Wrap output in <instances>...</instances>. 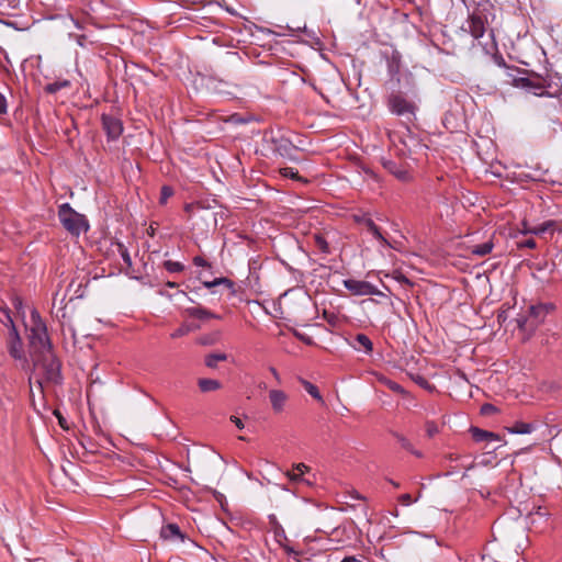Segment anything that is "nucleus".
Here are the masks:
<instances>
[{
  "mask_svg": "<svg viewBox=\"0 0 562 562\" xmlns=\"http://www.w3.org/2000/svg\"><path fill=\"white\" fill-rule=\"evenodd\" d=\"M495 8L490 1L477 3L474 10L467 19V31L474 40L482 38L486 33L494 40V30L492 27L495 21Z\"/></svg>",
  "mask_w": 562,
  "mask_h": 562,
  "instance_id": "f257e3e1",
  "label": "nucleus"
},
{
  "mask_svg": "<svg viewBox=\"0 0 562 562\" xmlns=\"http://www.w3.org/2000/svg\"><path fill=\"white\" fill-rule=\"evenodd\" d=\"M34 369L38 375L36 382L41 387L43 383L58 384L61 382L60 362L52 349L40 351V356L34 361Z\"/></svg>",
  "mask_w": 562,
  "mask_h": 562,
  "instance_id": "f03ea898",
  "label": "nucleus"
},
{
  "mask_svg": "<svg viewBox=\"0 0 562 562\" xmlns=\"http://www.w3.org/2000/svg\"><path fill=\"white\" fill-rule=\"evenodd\" d=\"M58 218L63 227L72 236H80L89 229V222L83 214L76 212L69 203L58 207Z\"/></svg>",
  "mask_w": 562,
  "mask_h": 562,
  "instance_id": "7ed1b4c3",
  "label": "nucleus"
},
{
  "mask_svg": "<svg viewBox=\"0 0 562 562\" xmlns=\"http://www.w3.org/2000/svg\"><path fill=\"white\" fill-rule=\"evenodd\" d=\"M386 104L390 112L403 119L406 124H411L415 121L417 105L401 92L391 93L387 97Z\"/></svg>",
  "mask_w": 562,
  "mask_h": 562,
  "instance_id": "20e7f679",
  "label": "nucleus"
},
{
  "mask_svg": "<svg viewBox=\"0 0 562 562\" xmlns=\"http://www.w3.org/2000/svg\"><path fill=\"white\" fill-rule=\"evenodd\" d=\"M32 326L30 328L29 339L31 346L38 352L52 349V344L47 334V328L37 311L31 313Z\"/></svg>",
  "mask_w": 562,
  "mask_h": 562,
  "instance_id": "39448f33",
  "label": "nucleus"
},
{
  "mask_svg": "<svg viewBox=\"0 0 562 562\" xmlns=\"http://www.w3.org/2000/svg\"><path fill=\"white\" fill-rule=\"evenodd\" d=\"M5 314V317L8 322L11 325L10 331H9V344H8V350L10 356L20 362L21 367L24 369L27 364V359L24 355L23 348H22V341L19 336V333L13 324V321L9 314L8 310L3 311Z\"/></svg>",
  "mask_w": 562,
  "mask_h": 562,
  "instance_id": "423d86ee",
  "label": "nucleus"
},
{
  "mask_svg": "<svg viewBox=\"0 0 562 562\" xmlns=\"http://www.w3.org/2000/svg\"><path fill=\"white\" fill-rule=\"evenodd\" d=\"M344 286L353 295H383L375 285L363 280L347 279L344 280Z\"/></svg>",
  "mask_w": 562,
  "mask_h": 562,
  "instance_id": "0eeeda50",
  "label": "nucleus"
},
{
  "mask_svg": "<svg viewBox=\"0 0 562 562\" xmlns=\"http://www.w3.org/2000/svg\"><path fill=\"white\" fill-rule=\"evenodd\" d=\"M271 143L273 144L272 149L276 154L291 161H297V157L295 156L297 147L293 145L289 138L283 136L272 137Z\"/></svg>",
  "mask_w": 562,
  "mask_h": 562,
  "instance_id": "6e6552de",
  "label": "nucleus"
},
{
  "mask_svg": "<svg viewBox=\"0 0 562 562\" xmlns=\"http://www.w3.org/2000/svg\"><path fill=\"white\" fill-rule=\"evenodd\" d=\"M184 210L187 213H189L191 218L201 220L204 223L206 229L209 228L211 222H216L215 213H213L210 207L204 206L201 203L187 204Z\"/></svg>",
  "mask_w": 562,
  "mask_h": 562,
  "instance_id": "1a4fd4ad",
  "label": "nucleus"
},
{
  "mask_svg": "<svg viewBox=\"0 0 562 562\" xmlns=\"http://www.w3.org/2000/svg\"><path fill=\"white\" fill-rule=\"evenodd\" d=\"M102 127L108 136L109 140H116L123 133L122 121L111 114H102L101 116Z\"/></svg>",
  "mask_w": 562,
  "mask_h": 562,
  "instance_id": "9d476101",
  "label": "nucleus"
},
{
  "mask_svg": "<svg viewBox=\"0 0 562 562\" xmlns=\"http://www.w3.org/2000/svg\"><path fill=\"white\" fill-rule=\"evenodd\" d=\"M382 166L386 171H389L391 175H393L397 180L402 182H407L412 178L406 167L394 160L382 159Z\"/></svg>",
  "mask_w": 562,
  "mask_h": 562,
  "instance_id": "9b49d317",
  "label": "nucleus"
},
{
  "mask_svg": "<svg viewBox=\"0 0 562 562\" xmlns=\"http://www.w3.org/2000/svg\"><path fill=\"white\" fill-rule=\"evenodd\" d=\"M357 223L363 225L372 236L378 239L384 247H391L389 240L382 235L379 226L368 215L357 216Z\"/></svg>",
  "mask_w": 562,
  "mask_h": 562,
  "instance_id": "f8f14e48",
  "label": "nucleus"
},
{
  "mask_svg": "<svg viewBox=\"0 0 562 562\" xmlns=\"http://www.w3.org/2000/svg\"><path fill=\"white\" fill-rule=\"evenodd\" d=\"M350 347L356 351L364 355H371L373 351V342L366 334L359 333L348 340Z\"/></svg>",
  "mask_w": 562,
  "mask_h": 562,
  "instance_id": "ddd939ff",
  "label": "nucleus"
},
{
  "mask_svg": "<svg viewBox=\"0 0 562 562\" xmlns=\"http://www.w3.org/2000/svg\"><path fill=\"white\" fill-rule=\"evenodd\" d=\"M269 401H270L272 411L276 414H280L284 411L285 405L289 401V396L282 390L272 389L269 391Z\"/></svg>",
  "mask_w": 562,
  "mask_h": 562,
  "instance_id": "4468645a",
  "label": "nucleus"
},
{
  "mask_svg": "<svg viewBox=\"0 0 562 562\" xmlns=\"http://www.w3.org/2000/svg\"><path fill=\"white\" fill-rule=\"evenodd\" d=\"M470 432L472 435L473 440L476 442L499 440V436L497 434L481 429L479 427H471Z\"/></svg>",
  "mask_w": 562,
  "mask_h": 562,
  "instance_id": "2eb2a0df",
  "label": "nucleus"
},
{
  "mask_svg": "<svg viewBox=\"0 0 562 562\" xmlns=\"http://www.w3.org/2000/svg\"><path fill=\"white\" fill-rule=\"evenodd\" d=\"M184 312L188 316L198 319L220 318L218 315L212 313L211 311L202 306L187 307Z\"/></svg>",
  "mask_w": 562,
  "mask_h": 562,
  "instance_id": "dca6fc26",
  "label": "nucleus"
},
{
  "mask_svg": "<svg viewBox=\"0 0 562 562\" xmlns=\"http://www.w3.org/2000/svg\"><path fill=\"white\" fill-rule=\"evenodd\" d=\"M516 85L518 87L533 91L535 94H541L544 89V86L540 82H535L531 79L525 77L516 79Z\"/></svg>",
  "mask_w": 562,
  "mask_h": 562,
  "instance_id": "f3484780",
  "label": "nucleus"
},
{
  "mask_svg": "<svg viewBox=\"0 0 562 562\" xmlns=\"http://www.w3.org/2000/svg\"><path fill=\"white\" fill-rule=\"evenodd\" d=\"M555 226L554 221H546L537 226L531 227L529 231H520L521 234L542 235L549 231H552Z\"/></svg>",
  "mask_w": 562,
  "mask_h": 562,
  "instance_id": "a211bd4d",
  "label": "nucleus"
},
{
  "mask_svg": "<svg viewBox=\"0 0 562 562\" xmlns=\"http://www.w3.org/2000/svg\"><path fill=\"white\" fill-rule=\"evenodd\" d=\"M493 248H494V243L492 239H488L483 244L475 245V246L471 247L470 251L473 256L484 257V256L491 254Z\"/></svg>",
  "mask_w": 562,
  "mask_h": 562,
  "instance_id": "6ab92c4d",
  "label": "nucleus"
},
{
  "mask_svg": "<svg viewBox=\"0 0 562 562\" xmlns=\"http://www.w3.org/2000/svg\"><path fill=\"white\" fill-rule=\"evenodd\" d=\"M536 429V426L531 423L516 422L508 431L510 434L525 435L531 434Z\"/></svg>",
  "mask_w": 562,
  "mask_h": 562,
  "instance_id": "aec40b11",
  "label": "nucleus"
},
{
  "mask_svg": "<svg viewBox=\"0 0 562 562\" xmlns=\"http://www.w3.org/2000/svg\"><path fill=\"white\" fill-rule=\"evenodd\" d=\"M161 537L164 539H175L182 538V535L177 524H168L161 528Z\"/></svg>",
  "mask_w": 562,
  "mask_h": 562,
  "instance_id": "412c9836",
  "label": "nucleus"
},
{
  "mask_svg": "<svg viewBox=\"0 0 562 562\" xmlns=\"http://www.w3.org/2000/svg\"><path fill=\"white\" fill-rule=\"evenodd\" d=\"M200 390L204 393L216 391L221 387L220 381L215 379H200L198 381Z\"/></svg>",
  "mask_w": 562,
  "mask_h": 562,
  "instance_id": "4be33fe9",
  "label": "nucleus"
},
{
  "mask_svg": "<svg viewBox=\"0 0 562 562\" xmlns=\"http://www.w3.org/2000/svg\"><path fill=\"white\" fill-rule=\"evenodd\" d=\"M286 476L292 483L305 484L308 486L313 484V480L310 476H304L295 470L288 471Z\"/></svg>",
  "mask_w": 562,
  "mask_h": 562,
  "instance_id": "5701e85b",
  "label": "nucleus"
},
{
  "mask_svg": "<svg viewBox=\"0 0 562 562\" xmlns=\"http://www.w3.org/2000/svg\"><path fill=\"white\" fill-rule=\"evenodd\" d=\"M68 87H70V81L64 79V80H56L54 82L46 85L44 90L47 93L54 94V93L58 92L59 90L68 88Z\"/></svg>",
  "mask_w": 562,
  "mask_h": 562,
  "instance_id": "b1692460",
  "label": "nucleus"
},
{
  "mask_svg": "<svg viewBox=\"0 0 562 562\" xmlns=\"http://www.w3.org/2000/svg\"><path fill=\"white\" fill-rule=\"evenodd\" d=\"M203 285L206 289H212L217 285H226L228 289H232L234 286V282L225 277L216 278L213 281H204Z\"/></svg>",
  "mask_w": 562,
  "mask_h": 562,
  "instance_id": "393cba45",
  "label": "nucleus"
},
{
  "mask_svg": "<svg viewBox=\"0 0 562 562\" xmlns=\"http://www.w3.org/2000/svg\"><path fill=\"white\" fill-rule=\"evenodd\" d=\"M226 359V353H211L205 357V366L209 368H215L218 361H225Z\"/></svg>",
  "mask_w": 562,
  "mask_h": 562,
  "instance_id": "a878e982",
  "label": "nucleus"
},
{
  "mask_svg": "<svg viewBox=\"0 0 562 562\" xmlns=\"http://www.w3.org/2000/svg\"><path fill=\"white\" fill-rule=\"evenodd\" d=\"M301 383L303 385V387L305 389V391L312 396L314 397L315 400L317 401H323V397L317 389L316 385H314L313 383L308 382L307 380H301Z\"/></svg>",
  "mask_w": 562,
  "mask_h": 562,
  "instance_id": "bb28decb",
  "label": "nucleus"
},
{
  "mask_svg": "<svg viewBox=\"0 0 562 562\" xmlns=\"http://www.w3.org/2000/svg\"><path fill=\"white\" fill-rule=\"evenodd\" d=\"M269 524L276 537L284 536V529L281 524L278 521L277 516L274 514H270L268 516Z\"/></svg>",
  "mask_w": 562,
  "mask_h": 562,
  "instance_id": "cd10ccee",
  "label": "nucleus"
},
{
  "mask_svg": "<svg viewBox=\"0 0 562 562\" xmlns=\"http://www.w3.org/2000/svg\"><path fill=\"white\" fill-rule=\"evenodd\" d=\"M164 267L170 273H179L184 270V266L181 262L172 260H166Z\"/></svg>",
  "mask_w": 562,
  "mask_h": 562,
  "instance_id": "c85d7f7f",
  "label": "nucleus"
},
{
  "mask_svg": "<svg viewBox=\"0 0 562 562\" xmlns=\"http://www.w3.org/2000/svg\"><path fill=\"white\" fill-rule=\"evenodd\" d=\"M314 243H315V246L318 248V250L322 251L323 254L329 252V245L323 236L315 235Z\"/></svg>",
  "mask_w": 562,
  "mask_h": 562,
  "instance_id": "c756f323",
  "label": "nucleus"
},
{
  "mask_svg": "<svg viewBox=\"0 0 562 562\" xmlns=\"http://www.w3.org/2000/svg\"><path fill=\"white\" fill-rule=\"evenodd\" d=\"M173 195V190L169 186H164L160 190L159 203L166 204L168 199Z\"/></svg>",
  "mask_w": 562,
  "mask_h": 562,
  "instance_id": "7c9ffc66",
  "label": "nucleus"
},
{
  "mask_svg": "<svg viewBox=\"0 0 562 562\" xmlns=\"http://www.w3.org/2000/svg\"><path fill=\"white\" fill-rule=\"evenodd\" d=\"M117 249H119V252H120L123 261L126 263L127 267H131L132 266V259H131V256H130V252H128L127 248L123 244L119 243L117 244Z\"/></svg>",
  "mask_w": 562,
  "mask_h": 562,
  "instance_id": "2f4dec72",
  "label": "nucleus"
},
{
  "mask_svg": "<svg viewBox=\"0 0 562 562\" xmlns=\"http://www.w3.org/2000/svg\"><path fill=\"white\" fill-rule=\"evenodd\" d=\"M280 173L284 178H290V179H294V180H300L301 179V177L299 176V172L296 170H294L293 168H291V167L281 168L280 169Z\"/></svg>",
  "mask_w": 562,
  "mask_h": 562,
  "instance_id": "473e14b6",
  "label": "nucleus"
},
{
  "mask_svg": "<svg viewBox=\"0 0 562 562\" xmlns=\"http://www.w3.org/2000/svg\"><path fill=\"white\" fill-rule=\"evenodd\" d=\"M383 383L393 392L395 393H398V394H404L405 391L403 389L402 385H400L397 382L395 381H392V380H389V379H384L383 380Z\"/></svg>",
  "mask_w": 562,
  "mask_h": 562,
  "instance_id": "72a5a7b5",
  "label": "nucleus"
},
{
  "mask_svg": "<svg viewBox=\"0 0 562 562\" xmlns=\"http://www.w3.org/2000/svg\"><path fill=\"white\" fill-rule=\"evenodd\" d=\"M425 428L428 437H434L439 432L438 425L432 420H427L425 424Z\"/></svg>",
  "mask_w": 562,
  "mask_h": 562,
  "instance_id": "f704fd0d",
  "label": "nucleus"
},
{
  "mask_svg": "<svg viewBox=\"0 0 562 562\" xmlns=\"http://www.w3.org/2000/svg\"><path fill=\"white\" fill-rule=\"evenodd\" d=\"M191 327L189 325H181L179 328H177L175 331L171 333V338L176 339L182 336H186L190 333Z\"/></svg>",
  "mask_w": 562,
  "mask_h": 562,
  "instance_id": "c9c22d12",
  "label": "nucleus"
},
{
  "mask_svg": "<svg viewBox=\"0 0 562 562\" xmlns=\"http://www.w3.org/2000/svg\"><path fill=\"white\" fill-rule=\"evenodd\" d=\"M546 306L542 304L539 305H530L529 306V315L538 318L541 314H543Z\"/></svg>",
  "mask_w": 562,
  "mask_h": 562,
  "instance_id": "e433bc0d",
  "label": "nucleus"
},
{
  "mask_svg": "<svg viewBox=\"0 0 562 562\" xmlns=\"http://www.w3.org/2000/svg\"><path fill=\"white\" fill-rule=\"evenodd\" d=\"M395 437L403 449L407 450L408 452L413 451V445L407 438L398 434L395 435Z\"/></svg>",
  "mask_w": 562,
  "mask_h": 562,
  "instance_id": "4c0bfd02",
  "label": "nucleus"
},
{
  "mask_svg": "<svg viewBox=\"0 0 562 562\" xmlns=\"http://www.w3.org/2000/svg\"><path fill=\"white\" fill-rule=\"evenodd\" d=\"M537 244H536V240L532 239V238H529V239H526L524 241H518L517 243V247L518 248H530V249H533L536 248Z\"/></svg>",
  "mask_w": 562,
  "mask_h": 562,
  "instance_id": "58836bf2",
  "label": "nucleus"
},
{
  "mask_svg": "<svg viewBox=\"0 0 562 562\" xmlns=\"http://www.w3.org/2000/svg\"><path fill=\"white\" fill-rule=\"evenodd\" d=\"M292 470H295L296 472H299L305 476V474L310 473L311 469L304 463H297V464L293 465Z\"/></svg>",
  "mask_w": 562,
  "mask_h": 562,
  "instance_id": "ea45409f",
  "label": "nucleus"
},
{
  "mask_svg": "<svg viewBox=\"0 0 562 562\" xmlns=\"http://www.w3.org/2000/svg\"><path fill=\"white\" fill-rule=\"evenodd\" d=\"M193 263L194 266L196 267H206V268H211V265L201 256H195L193 258Z\"/></svg>",
  "mask_w": 562,
  "mask_h": 562,
  "instance_id": "a19ab883",
  "label": "nucleus"
},
{
  "mask_svg": "<svg viewBox=\"0 0 562 562\" xmlns=\"http://www.w3.org/2000/svg\"><path fill=\"white\" fill-rule=\"evenodd\" d=\"M398 501L404 506H408V505H411L414 502V499L412 498L411 494H402L398 497Z\"/></svg>",
  "mask_w": 562,
  "mask_h": 562,
  "instance_id": "79ce46f5",
  "label": "nucleus"
},
{
  "mask_svg": "<svg viewBox=\"0 0 562 562\" xmlns=\"http://www.w3.org/2000/svg\"><path fill=\"white\" fill-rule=\"evenodd\" d=\"M69 36L75 38V41L77 42V44L79 46H85V42L87 40L86 35H74V34H70Z\"/></svg>",
  "mask_w": 562,
  "mask_h": 562,
  "instance_id": "37998d69",
  "label": "nucleus"
},
{
  "mask_svg": "<svg viewBox=\"0 0 562 562\" xmlns=\"http://www.w3.org/2000/svg\"><path fill=\"white\" fill-rule=\"evenodd\" d=\"M231 420L235 424V426L238 429H243L245 427L243 420L240 418H238L237 416H231Z\"/></svg>",
  "mask_w": 562,
  "mask_h": 562,
  "instance_id": "c03bdc74",
  "label": "nucleus"
},
{
  "mask_svg": "<svg viewBox=\"0 0 562 562\" xmlns=\"http://www.w3.org/2000/svg\"><path fill=\"white\" fill-rule=\"evenodd\" d=\"M269 371L271 372V374H272L273 379L276 380V382H277L278 384H280V383H281V378H280V374H279V372L277 371V369H276L274 367H270V368H269Z\"/></svg>",
  "mask_w": 562,
  "mask_h": 562,
  "instance_id": "a18cd8bd",
  "label": "nucleus"
},
{
  "mask_svg": "<svg viewBox=\"0 0 562 562\" xmlns=\"http://www.w3.org/2000/svg\"><path fill=\"white\" fill-rule=\"evenodd\" d=\"M7 112V100L0 93V114H3Z\"/></svg>",
  "mask_w": 562,
  "mask_h": 562,
  "instance_id": "49530a36",
  "label": "nucleus"
},
{
  "mask_svg": "<svg viewBox=\"0 0 562 562\" xmlns=\"http://www.w3.org/2000/svg\"><path fill=\"white\" fill-rule=\"evenodd\" d=\"M216 501L221 504V506H224L225 496L222 493L216 492L215 493Z\"/></svg>",
  "mask_w": 562,
  "mask_h": 562,
  "instance_id": "de8ad7c7",
  "label": "nucleus"
},
{
  "mask_svg": "<svg viewBox=\"0 0 562 562\" xmlns=\"http://www.w3.org/2000/svg\"><path fill=\"white\" fill-rule=\"evenodd\" d=\"M69 18H70L71 22L74 23V25L78 30H82L83 29L82 24L77 19H75L71 14H69Z\"/></svg>",
  "mask_w": 562,
  "mask_h": 562,
  "instance_id": "09e8293b",
  "label": "nucleus"
},
{
  "mask_svg": "<svg viewBox=\"0 0 562 562\" xmlns=\"http://www.w3.org/2000/svg\"><path fill=\"white\" fill-rule=\"evenodd\" d=\"M341 562H362V561L355 557H346L341 560Z\"/></svg>",
  "mask_w": 562,
  "mask_h": 562,
  "instance_id": "8fccbe9b",
  "label": "nucleus"
},
{
  "mask_svg": "<svg viewBox=\"0 0 562 562\" xmlns=\"http://www.w3.org/2000/svg\"><path fill=\"white\" fill-rule=\"evenodd\" d=\"M304 33L311 38H316L314 31H308L306 26L303 27Z\"/></svg>",
  "mask_w": 562,
  "mask_h": 562,
  "instance_id": "3c124183",
  "label": "nucleus"
},
{
  "mask_svg": "<svg viewBox=\"0 0 562 562\" xmlns=\"http://www.w3.org/2000/svg\"><path fill=\"white\" fill-rule=\"evenodd\" d=\"M517 322H518V326H519L520 328H524V327H525V325H526V323H527V318H526V317H519V318L517 319Z\"/></svg>",
  "mask_w": 562,
  "mask_h": 562,
  "instance_id": "603ef678",
  "label": "nucleus"
},
{
  "mask_svg": "<svg viewBox=\"0 0 562 562\" xmlns=\"http://www.w3.org/2000/svg\"><path fill=\"white\" fill-rule=\"evenodd\" d=\"M411 453L417 458H423V452L419 450H416L414 447H413V451H411Z\"/></svg>",
  "mask_w": 562,
  "mask_h": 562,
  "instance_id": "864d4df0",
  "label": "nucleus"
},
{
  "mask_svg": "<svg viewBox=\"0 0 562 562\" xmlns=\"http://www.w3.org/2000/svg\"><path fill=\"white\" fill-rule=\"evenodd\" d=\"M166 286L173 289L178 286V283L173 281H168L166 282Z\"/></svg>",
  "mask_w": 562,
  "mask_h": 562,
  "instance_id": "5fc2aeb1",
  "label": "nucleus"
},
{
  "mask_svg": "<svg viewBox=\"0 0 562 562\" xmlns=\"http://www.w3.org/2000/svg\"><path fill=\"white\" fill-rule=\"evenodd\" d=\"M497 65L501 66V67H505L506 66V63H505L503 57H499V59H497Z\"/></svg>",
  "mask_w": 562,
  "mask_h": 562,
  "instance_id": "6e6d98bb",
  "label": "nucleus"
},
{
  "mask_svg": "<svg viewBox=\"0 0 562 562\" xmlns=\"http://www.w3.org/2000/svg\"><path fill=\"white\" fill-rule=\"evenodd\" d=\"M419 384L423 385L424 387L431 389L429 383L427 381H425L424 379H422V382Z\"/></svg>",
  "mask_w": 562,
  "mask_h": 562,
  "instance_id": "4d7b16f0",
  "label": "nucleus"
},
{
  "mask_svg": "<svg viewBox=\"0 0 562 562\" xmlns=\"http://www.w3.org/2000/svg\"><path fill=\"white\" fill-rule=\"evenodd\" d=\"M366 173H368L370 177H372L373 179H378L374 171L372 170H367Z\"/></svg>",
  "mask_w": 562,
  "mask_h": 562,
  "instance_id": "13d9d810",
  "label": "nucleus"
},
{
  "mask_svg": "<svg viewBox=\"0 0 562 562\" xmlns=\"http://www.w3.org/2000/svg\"><path fill=\"white\" fill-rule=\"evenodd\" d=\"M531 227L527 225L526 222L522 223V229L521 231H529Z\"/></svg>",
  "mask_w": 562,
  "mask_h": 562,
  "instance_id": "bf43d9fd",
  "label": "nucleus"
},
{
  "mask_svg": "<svg viewBox=\"0 0 562 562\" xmlns=\"http://www.w3.org/2000/svg\"><path fill=\"white\" fill-rule=\"evenodd\" d=\"M160 294H161V295H164V296H168L169 299H171V295H170V294H168V293H166V292H164V291H160Z\"/></svg>",
  "mask_w": 562,
  "mask_h": 562,
  "instance_id": "052dcab7",
  "label": "nucleus"
},
{
  "mask_svg": "<svg viewBox=\"0 0 562 562\" xmlns=\"http://www.w3.org/2000/svg\"><path fill=\"white\" fill-rule=\"evenodd\" d=\"M490 408H492V406H491V405H485V406L483 407V412H485V411H490Z\"/></svg>",
  "mask_w": 562,
  "mask_h": 562,
  "instance_id": "680f3d73",
  "label": "nucleus"
},
{
  "mask_svg": "<svg viewBox=\"0 0 562 562\" xmlns=\"http://www.w3.org/2000/svg\"><path fill=\"white\" fill-rule=\"evenodd\" d=\"M21 304H22V301H20L19 299H16V300H15V304H14V305H15V306H18V305H21Z\"/></svg>",
  "mask_w": 562,
  "mask_h": 562,
  "instance_id": "e2e57ef3",
  "label": "nucleus"
},
{
  "mask_svg": "<svg viewBox=\"0 0 562 562\" xmlns=\"http://www.w3.org/2000/svg\"><path fill=\"white\" fill-rule=\"evenodd\" d=\"M177 294H180V295H183V296L188 297L187 293L183 292V291H179Z\"/></svg>",
  "mask_w": 562,
  "mask_h": 562,
  "instance_id": "0e129e2a",
  "label": "nucleus"
},
{
  "mask_svg": "<svg viewBox=\"0 0 562 562\" xmlns=\"http://www.w3.org/2000/svg\"><path fill=\"white\" fill-rule=\"evenodd\" d=\"M391 483H392L395 487H398V484H397L396 482L391 481Z\"/></svg>",
  "mask_w": 562,
  "mask_h": 562,
  "instance_id": "69168bd1",
  "label": "nucleus"
},
{
  "mask_svg": "<svg viewBox=\"0 0 562 562\" xmlns=\"http://www.w3.org/2000/svg\"><path fill=\"white\" fill-rule=\"evenodd\" d=\"M449 459L450 460H456V458L452 454L449 456Z\"/></svg>",
  "mask_w": 562,
  "mask_h": 562,
  "instance_id": "338daca9",
  "label": "nucleus"
},
{
  "mask_svg": "<svg viewBox=\"0 0 562 562\" xmlns=\"http://www.w3.org/2000/svg\"><path fill=\"white\" fill-rule=\"evenodd\" d=\"M484 48H485L486 50L488 49V43H485Z\"/></svg>",
  "mask_w": 562,
  "mask_h": 562,
  "instance_id": "774afa93",
  "label": "nucleus"
}]
</instances>
